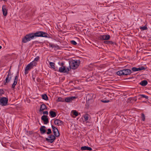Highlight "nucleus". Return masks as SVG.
Here are the masks:
<instances>
[{
	"instance_id": "49",
	"label": "nucleus",
	"mask_w": 151,
	"mask_h": 151,
	"mask_svg": "<svg viewBox=\"0 0 151 151\" xmlns=\"http://www.w3.org/2000/svg\"><path fill=\"white\" fill-rule=\"evenodd\" d=\"M131 98H129L128 100H130L131 101Z\"/></svg>"
},
{
	"instance_id": "22",
	"label": "nucleus",
	"mask_w": 151,
	"mask_h": 151,
	"mask_svg": "<svg viewBox=\"0 0 151 151\" xmlns=\"http://www.w3.org/2000/svg\"><path fill=\"white\" fill-rule=\"evenodd\" d=\"M93 96V95L92 93H91L90 94H88L86 97V98H88V100H91V99H92V97Z\"/></svg>"
},
{
	"instance_id": "39",
	"label": "nucleus",
	"mask_w": 151,
	"mask_h": 151,
	"mask_svg": "<svg viewBox=\"0 0 151 151\" xmlns=\"http://www.w3.org/2000/svg\"><path fill=\"white\" fill-rule=\"evenodd\" d=\"M4 93V91L3 89L0 90V96H1L2 94Z\"/></svg>"
},
{
	"instance_id": "47",
	"label": "nucleus",
	"mask_w": 151,
	"mask_h": 151,
	"mask_svg": "<svg viewBox=\"0 0 151 151\" xmlns=\"http://www.w3.org/2000/svg\"><path fill=\"white\" fill-rule=\"evenodd\" d=\"M64 63L63 62H62L60 64V65L61 66V67H65V66H64Z\"/></svg>"
},
{
	"instance_id": "33",
	"label": "nucleus",
	"mask_w": 151,
	"mask_h": 151,
	"mask_svg": "<svg viewBox=\"0 0 151 151\" xmlns=\"http://www.w3.org/2000/svg\"><path fill=\"white\" fill-rule=\"evenodd\" d=\"M140 29L142 30H144L147 29V28L145 26L143 27H140Z\"/></svg>"
},
{
	"instance_id": "9",
	"label": "nucleus",
	"mask_w": 151,
	"mask_h": 151,
	"mask_svg": "<svg viewBox=\"0 0 151 151\" xmlns=\"http://www.w3.org/2000/svg\"><path fill=\"white\" fill-rule=\"evenodd\" d=\"M54 123L55 125L61 126L63 124V122L59 119H56L54 121Z\"/></svg>"
},
{
	"instance_id": "23",
	"label": "nucleus",
	"mask_w": 151,
	"mask_h": 151,
	"mask_svg": "<svg viewBox=\"0 0 151 151\" xmlns=\"http://www.w3.org/2000/svg\"><path fill=\"white\" fill-rule=\"evenodd\" d=\"M83 117L84 118V120L85 121H87L88 120V116L89 115L87 114H84L83 116Z\"/></svg>"
},
{
	"instance_id": "24",
	"label": "nucleus",
	"mask_w": 151,
	"mask_h": 151,
	"mask_svg": "<svg viewBox=\"0 0 151 151\" xmlns=\"http://www.w3.org/2000/svg\"><path fill=\"white\" fill-rule=\"evenodd\" d=\"M52 128V129L53 132H59L58 129L53 125H52L51 126Z\"/></svg>"
},
{
	"instance_id": "12",
	"label": "nucleus",
	"mask_w": 151,
	"mask_h": 151,
	"mask_svg": "<svg viewBox=\"0 0 151 151\" xmlns=\"http://www.w3.org/2000/svg\"><path fill=\"white\" fill-rule=\"evenodd\" d=\"M9 76H10L9 75H7L5 80L4 82V85H6V83H8L10 81L11 78V77L10 76L9 77Z\"/></svg>"
},
{
	"instance_id": "19",
	"label": "nucleus",
	"mask_w": 151,
	"mask_h": 151,
	"mask_svg": "<svg viewBox=\"0 0 151 151\" xmlns=\"http://www.w3.org/2000/svg\"><path fill=\"white\" fill-rule=\"evenodd\" d=\"M147 84V82L146 80H144L142 81L140 83V84L142 86H145Z\"/></svg>"
},
{
	"instance_id": "32",
	"label": "nucleus",
	"mask_w": 151,
	"mask_h": 151,
	"mask_svg": "<svg viewBox=\"0 0 151 151\" xmlns=\"http://www.w3.org/2000/svg\"><path fill=\"white\" fill-rule=\"evenodd\" d=\"M141 118L142 120L143 121H144L145 120V117L144 114L143 113H142L141 114Z\"/></svg>"
},
{
	"instance_id": "36",
	"label": "nucleus",
	"mask_w": 151,
	"mask_h": 151,
	"mask_svg": "<svg viewBox=\"0 0 151 151\" xmlns=\"http://www.w3.org/2000/svg\"><path fill=\"white\" fill-rule=\"evenodd\" d=\"M100 101L103 103H108L110 102V100H101Z\"/></svg>"
},
{
	"instance_id": "10",
	"label": "nucleus",
	"mask_w": 151,
	"mask_h": 151,
	"mask_svg": "<svg viewBox=\"0 0 151 151\" xmlns=\"http://www.w3.org/2000/svg\"><path fill=\"white\" fill-rule=\"evenodd\" d=\"M99 37L101 40H107L109 39L110 36L109 35H103L100 36Z\"/></svg>"
},
{
	"instance_id": "11",
	"label": "nucleus",
	"mask_w": 151,
	"mask_h": 151,
	"mask_svg": "<svg viewBox=\"0 0 151 151\" xmlns=\"http://www.w3.org/2000/svg\"><path fill=\"white\" fill-rule=\"evenodd\" d=\"M76 97L74 96H71L70 97H68L64 99L65 101L67 102H70L71 101L74 99H76Z\"/></svg>"
},
{
	"instance_id": "46",
	"label": "nucleus",
	"mask_w": 151,
	"mask_h": 151,
	"mask_svg": "<svg viewBox=\"0 0 151 151\" xmlns=\"http://www.w3.org/2000/svg\"><path fill=\"white\" fill-rule=\"evenodd\" d=\"M109 41H104V43L106 44H109Z\"/></svg>"
},
{
	"instance_id": "45",
	"label": "nucleus",
	"mask_w": 151,
	"mask_h": 151,
	"mask_svg": "<svg viewBox=\"0 0 151 151\" xmlns=\"http://www.w3.org/2000/svg\"><path fill=\"white\" fill-rule=\"evenodd\" d=\"M43 114H44L47 115L48 114V112L47 111H43Z\"/></svg>"
},
{
	"instance_id": "13",
	"label": "nucleus",
	"mask_w": 151,
	"mask_h": 151,
	"mask_svg": "<svg viewBox=\"0 0 151 151\" xmlns=\"http://www.w3.org/2000/svg\"><path fill=\"white\" fill-rule=\"evenodd\" d=\"M2 11L3 15L5 16L7 14V11L6 9V7L5 5H3L2 7Z\"/></svg>"
},
{
	"instance_id": "44",
	"label": "nucleus",
	"mask_w": 151,
	"mask_h": 151,
	"mask_svg": "<svg viewBox=\"0 0 151 151\" xmlns=\"http://www.w3.org/2000/svg\"><path fill=\"white\" fill-rule=\"evenodd\" d=\"M10 68H11V67H10ZM10 69H11V68H10V69L6 73H8V75H9L10 76H11V75Z\"/></svg>"
},
{
	"instance_id": "14",
	"label": "nucleus",
	"mask_w": 151,
	"mask_h": 151,
	"mask_svg": "<svg viewBox=\"0 0 151 151\" xmlns=\"http://www.w3.org/2000/svg\"><path fill=\"white\" fill-rule=\"evenodd\" d=\"M47 109V107L46 105L44 104H43L41 105L39 111L40 112H41L44 110Z\"/></svg>"
},
{
	"instance_id": "17",
	"label": "nucleus",
	"mask_w": 151,
	"mask_h": 151,
	"mask_svg": "<svg viewBox=\"0 0 151 151\" xmlns=\"http://www.w3.org/2000/svg\"><path fill=\"white\" fill-rule=\"evenodd\" d=\"M41 37H49V35L46 32L42 31Z\"/></svg>"
},
{
	"instance_id": "25",
	"label": "nucleus",
	"mask_w": 151,
	"mask_h": 151,
	"mask_svg": "<svg viewBox=\"0 0 151 151\" xmlns=\"http://www.w3.org/2000/svg\"><path fill=\"white\" fill-rule=\"evenodd\" d=\"M42 99H44L45 100H48V97L46 94H42Z\"/></svg>"
},
{
	"instance_id": "18",
	"label": "nucleus",
	"mask_w": 151,
	"mask_h": 151,
	"mask_svg": "<svg viewBox=\"0 0 151 151\" xmlns=\"http://www.w3.org/2000/svg\"><path fill=\"white\" fill-rule=\"evenodd\" d=\"M50 116L52 117H55L56 116V113L52 111H50Z\"/></svg>"
},
{
	"instance_id": "40",
	"label": "nucleus",
	"mask_w": 151,
	"mask_h": 151,
	"mask_svg": "<svg viewBox=\"0 0 151 151\" xmlns=\"http://www.w3.org/2000/svg\"><path fill=\"white\" fill-rule=\"evenodd\" d=\"M17 83H15V82H14L12 86V88L13 89H14L15 87V86L17 85Z\"/></svg>"
},
{
	"instance_id": "29",
	"label": "nucleus",
	"mask_w": 151,
	"mask_h": 151,
	"mask_svg": "<svg viewBox=\"0 0 151 151\" xmlns=\"http://www.w3.org/2000/svg\"><path fill=\"white\" fill-rule=\"evenodd\" d=\"M57 101L58 102H63L65 101L64 99L61 97H59Z\"/></svg>"
},
{
	"instance_id": "31",
	"label": "nucleus",
	"mask_w": 151,
	"mask_h": 151,
	"mask_svg": "<svg viewBox=\"0 0 151 151\" xmlns=\"http://www.w3.org/2000/svg\"><path fill=\"white\" fill-rule=\"evenodd\" d=\"M18 79V75H17L15 77L14 80V82H15V83L17 84V83Z\"/></svg>"
},
{
	"instance_id": "26",
	"label": "nucleus",
	"mask_w": 151,
	"mask_h": 151,
	"mask_svg": "<svg viewBox=\"0 0 151 151\" xmlns=\"http://www.w3.org/2000/svg\"><path fill=\"white\" fill-rule=\"evenodd\" d=\"M54 136L56 137H58L60 136V133L59 132H53Z\"/></svg>"
},
{
	"instance_id": "2",
	"label": "nucleus",
	"mask_w": 151,
	"mask_h": 151,
	"mask_svg": "<svg viewBox=\"0 0 151 151\" xmlns=\"http://www.w3.org/2000/svg\"><path fill=\"white\" fill-rule=\"evenodd\" d=\"M80 61L79 60H73V61H72L69 63V66L70 67V68H69L70 69L71 68L73 69H75L78 67Z\"/></svg>"
},
{
	"instance_id": "30",
	"label": "nucleus",
	"mask_w": 151,
	"mask_h": 151,
	"mask_svg": "<svg viewBox=\"0 0 151 151\" xmlns=\"http://www.w3.org/2000/svg\"><path fill=\"white\" fill-rule=\"evenodd\" d=\"M116 74L119 76H122L123 75V72L122 70H121L117 71L116 73Z\"/></svg>"
},
{
	"instance_id": "27",
	"label": "nucleus",
	"mask_w": 151,
	"mask_h": 151,
	"mask_svg": "<svg viewBox=\"0 0 151 151\" xmlns=\"http://www.w3.org/2000/svg\"><path fill=\"white\" fill-rule=\"evenodd\" d=\"M29 63L31 64V65L33 67L34 66H35L37 64L36 62L34 60L32 61V62L30 63Z\"/></svg>"
},
{
	"instance_id": "42",
	"label": "nucleus",
	"mask_w": 151,
	"mask_h": 151,
	"mask_svg": "<svg viewBox=\"0 0 151 151\" xmlns=\"http://www.w3.org/2000/svg\"><path fill=\"white\" fill-rule=\"evenodd\" d=\"M136 69H137V68L135 67H134L132 69V70L133 72L137 71Z\"/></svg>"
},
{
	"instance_id": "41",
	"label": "nucleus",
	"mask_w": 151,
	"mask_h": 151,
	"mask_svg": "<svg viewBox=\"0 0 151 151\" xmlns=\"http://www.w3.org/2000/svg\"><path fill=\"white\" fill-rule=\"evenodd\" d=\"M109 44H111V45H114V44H115V45H116V43L115 42H113L112 41H109Z\"/></svg>"
},
{
	"instance_id": "21",
	"label": "nucleus",
	"mask_w": 151,
	"mask_h": 151,
	"mask_svg": "<svg viewBox=\"0 0 151 151\" xmlns=\"http://www.w3.org/2000/svg\"><path fill=\"white\" fill-rule=\"evenodd\" d=\"M138 97H139V99H140L141 98H145L147 99H148V96L143 94L139 95L138 96Z\"/></svg>"
},
{
	"instance_id": "20",
	"label": "nucleus",
	"mask_w": 151,
	"mask_h": 151,
	"mask_svg": "<svg viewBox=\"0 0 151 151\" xmlns=\"http://www.w3.org/2000/svg\"><path fill=\"white\" fill-rule=\"evenodd\" d=\"M50 65L51 66V67L53 68V69L55 70H58V69H56L55 66V63H54L51 62H50Z\"/></svg>"
},
{
	"instance_id": "38",
	"label": "nucleus",
	"mask_w": 151,
	"mask_h": 151,
	"mask_svg": "<svg viewBox=\"0 0 151 151\" xmlns=\"http://www.w3.org/2000/svg\"><path fill=\"white\" fill-rule=\"evenodd\" d=\"M71 43L73 45H76L77 44L76 42L74 40L71 41Z\"/></svg>"
},
{
	"instance_id": "35",
	"label": "nucleus",
	"mask_w": 151,
	"mask_h": 151,
	"mask_svg": "<svg viewBox=\"0 0 151 151\" xmlns=\"http://www.w3.org/2000/svg\"><path fill=\"white\" fill-rule=\"evenodd\" d=\"M52 133V131L51 129H47V134H50Z\"/></svg>"
},
{
	"instance_id": "28",
	"label": "nucleus",
	"mask_w": 151,
	"mask_h": 151,
	"mask_svg": "<svg viewBox=\"0 0 151 151\" xmlns=\"http://www.w3.org/2000/svg\"><path fill=\"white\" fill-rule=\"evenodd\" d=\"M137 71H138L142 70H145L144 67L143 66H141L139 68H137Z\"/></svg>"
},
{
	"instance_id": "1",
	"label": "nucleus",
	"mask_w": 151,
	"mask_h": 151,
	"mask_svg": "<svg viewBox=\"0 0 151 151\" xmlns=\"http://www.w3.org/2000/svg\"><path fill=\"white\" fill-rule=\"evenodd\" d=\"M42 31H38L35 33H29L27 35L22 39V42L26 43L33 39L35 37H41Z\"/></svg>"
},
{
	"instance_id": "8",
	"label": "nucleus",
	"mask_w": 151,
	"mask_h": 151,
	"mask_svg": "<svg viewBox=\"0 0 151 151\" xmlns=\"http://www.w3.org/2000/svg\"><path fill=\"white\" fill-rule=\"evenodd\" d=\"M41 119L43 121L44 124H47L49 122L48 119L46 115H43L41 117Z\"/></svg>"
},
{
	"instance_id": "5",
	"label": "nucleus",
	"mask_w": 151,
	"mask_h": 151,
	"mask_svg": "<svg viewBox=\"0 0 151 151\" xmlns=\"http://www.w3.org/2000/svg\"><path fill=\"white\" fill-rule=\"evenodd\" d=\"M70 70L69 68H66V67H60L59 68L58 71L60 73H68L69 71Z\"/></svg>"
},
{
	"instance_id": "6",
	"label": "nucleus",
	"mask_w": 151,
	"mask_h": 151,
	"mask_svg": "<svg viewBox=\"0 0 151 151\" xmlns=\"http://www.w3.org/2000/svg\"><path fill=\"white\" fill-rule=\"evenodd\" d=\"M33 67L31 65V64L29 63L28 64L26 67L25 69V72H24V74L25 75H27L28 73V70H30Z\"/></svg>"
},
{
	"instance_id": "7",
	"label": "nucleus",
	"mask_w": 151,
	"mask_h": 151,
	"mask_svg": "<svg viewBox=\"0 0 151 151\" xmlns=\"http://www.w3.org/2000/svg\"><path fill=\"white\" fill-rule=\"evenodd\" d=\"M123 75H127L131 74L132 73L131 70L129 69H125L122 70Z\"/></svg>"
},
{
	"instance_id": "37",
	"label": "nucleus",
	"mask_w": 151,
	"mask_h": 151,
	"mask_svg": "<svg viewBox=\"0 0 151 151\" xmlns=\"http://www.w3.org/2000/svg\"><path fill=\"white\" fill-rule=\"evenodd\" d=\"M78 112L76 110L73 111V114L75 115L76 116H78Z\"/></svg>"
},
{
	"instance_id": "50",
	"label": "nucleus",
	"mask_w": 151,
	"mask_h": 151,
	"mask_svg": "<svg viewBox=\"0 0 151 151\" xmlns=\"http://www.w3.org/2000/svg\"><path fill=\"white\" fill-rule=\"evenodd\" d=\"M2 48V47L1 46H0V49H1Z\"/></svg>"
},
{
	"instance_id": "34",
	"label": "nucleus",
	"mask_w": 151,
	"mask_h": 151,
	"mask_svg": "<svg viewBox=\"0 0 151 151\" xmlns=\"http://www.w3.org/2000/svg\"><path fill=\"white\" fill-rule=\"evenodd\" d=\"M36 74H37L36 73H32V79L34 81H35Z\"/></svg>"
},
{
	"instance_id": "48",
	"label": "nucleus",
	"mask_w": 151,
	"mask_h": 151,
	"mask_svg": "<svg viewBox=\"0 0 151 151\" xmlns=\"http://www.w3.org/2000/svg\"><path fill=\"white\" fill-rule=\"evenodd\" d=\"M50 46L52 48L54 47H56V46L54 45H50Z\"/></svg>"
},
{
	"instance_id": "16",
	"label": "nucleus",
	"mask_w": 151,
	"mask_h": 151,
	"mask_svg": "<svg viewBox=\"0 0 151 151\" xmlns=\"http://www.w3.org/2000/svg\"><path fill=\"white\" fill-rule=\"evenodd\" d=\"M81 150H87L90 151L92 150V149L91 147L86 146H84L81 147Z\"/></svg>"
},
{
	"instance_id": "51",
	"label": "nucleus",
	"mask_w": 151,
	"mask_h": 151,
	"mask_svg": "<svg viewBox=\"0 0 151 151\" xmlns=\"http://www.w3.org/2000/svg\"><path fill=\"white\" fill-rule=\"evenodd\" d=\"M134 101H137V99H134Z\"/></svg>"
},
{
	"instance_id": "43",
	"label": "nucleus",
	"mask_w": 151,
	"mask_h": 151,
	"mask_svg": "<svg viewBox=\"0 0 151 151\" xmlns=\"http://www.w3.org/2000/svg\"><path fill=\"white\" fill-rule=\"evenodd\" d=\"M40 58L39 56H37L35 58L34 60L35 61H37Z\"/></svg>"
},
{
	"instance_id": "4",
	"label": "nucleus",
	"mask_w": 151,
	"mask_h": 151,
	"mask_svg": "<svg viewBox=\"0 0 151 151\" xmlns=\"http://www.w3.org/2000/svg\"><path fill=\"white\" fill-rule=\"evenodd\" d=\"M56 139V137L52 134H50L48 136V137L46 138L45 139L48 142L52 143Z\"/></svg>"
},
{
	"instance_id": "15",
	"label": "nucleus",
	"mask_w": 151,
	"mask_h": 151,
	"mask_svg": "<svg viewBox=\"0 0 151 151\" xmlns=\"http://www.w3.org/2000/svg\"><path fill=\"white\" fill-rule=\"evenodd\" d=\"M46 127L45 126H42L40 129V130L41 133L42 134H44L46 132V130L45 129Z\"/></svg>"
},
{
	"instance_id": "3",
	"label": "nucleus",
	"mask_w": 151,
	"mask_h": 151,
	"mask_svg": "<svg viewBox=\"0 0 151 151\" xmlns=\"http://www.w3.org/2000/svg\"><path fill=\"white\" fill-rule=\"evenodd\" d=\"M8 101L7 98L3 97H0V104L2 106H5L7 105Z\"/></svg>"
}]
</instances>
